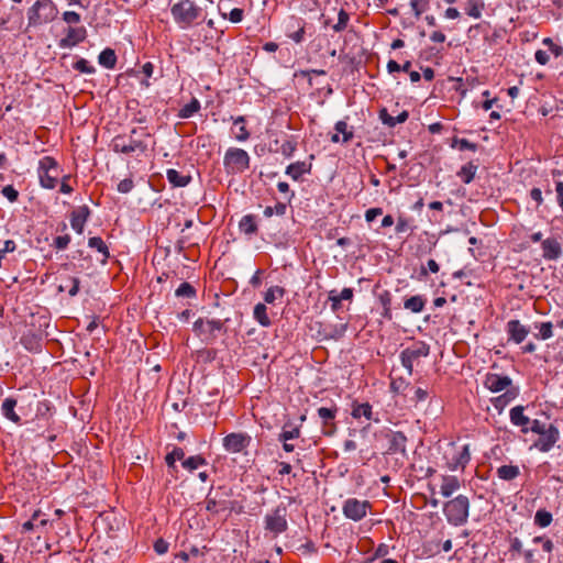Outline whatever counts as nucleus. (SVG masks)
Returning a JSON list of instances; mask_svg holds the SVG:
<instances>
[{
    "label": "nucleus",
    "instance_id": "obj_1",
    "mask_svg": "<svg viewBox=\"0 0 563 563\" xmlns=\"http://www.w3.org/2000/svg\"><path fill=\"white\" fill-rule=\"evenodd\" d=\"M151 136L146 129H132L130 134H120L112 139L113 152L129 156L139 157L146 153V139Z\"/></svg>",
    "mask_w": 563,
    "mask_h": 563
},
{
    "label": "nucleus",
    "instance_id": "obj_2",
    "mask_svg": "<svg viewBox=\"0 0 563 563\" xmlns=\"http://www.w3.org/2000/svg\"><path fill=\"white\" fill-rule=\"evenodd\" d=\"M232 495V488L225 485L218 486L216 488L212 487L205 499L206 509L212 514H219L222 511L240 512L242 510V506L239 510L236 509V501L231 500Z\"/></svg>",
    "mask_w": 563,
    "mask_h": 563
},
{
    "label": "nucleus",
    "instance_id": "obj_3",
    "mask_svg": "<svg viewBox=\"0 0 563 563\" xmlns=\"http://www.w3.org/2000/svg\"><path fill=\"white\" fill-rule=\"evenodd\" d=\"M470 499L465 495H457L448 500L443 506L446 521L455 527L465 525L470 515Z\"/></svg>",
    "mask_w": 563,
    "mask_h": 563
},
{
    "label": "nucleus",
    "instance_id": "obj_4",
    "mask_svg": "<svg viewBox=\"0 0 563 563\" xmlns=\"http://www.w3.org/2000/svg\"><path fill=\"white\" fill-rule=\"evenodd\" d=\"M170 13L181 29H187L201 15V8L192 0H180L172 5Z\"/></svg>",
    "mask_w": 563,
    "mask_h": 563
},
{
    "label": "nucleus",
    "instance_id": "obj_5",
    "mask_svg": "<svg viewBox=\"0 0 563 563\" xmlns=\"http://www.w3.org/2000/svg\"><path fill=\"white\" fill-rule=\"evenodd\" d=\"M58 11L52 0H37L27 10L29 26H38L53 21Z\"/></svg>",
    "mask_w": 563,
    "mask_h": 563
},
{
    "label": "nucleus",
    "instance_id": "obj_6",
    "mask_svg": "<svg viewBox=\"0 0 563 563\" xmlns=\"http://www.w3.org/2000/svg\"><path fill=\"white\" fill-rule=\"evenodd\" d=\"M192 330L203 342L213 343L220 333H225L224 321L220 319L199 318L194 322Z\"/></svg>",
    "mask_w": 563,
    "mask_h": 563
},
{
    "label": "nucleus",
    "instance_id": "obj_7",
    "mask_svg": "<svg viewBox=\"0 0 563 563\" xmlns=\"http://www.w3.org/2000/svg\"><path fill=\"white\" fill-rule=\"evenodd\" d=\"M249 153L239 147H229L223 157L224 170L228 175L242 174L250 167Z\"/></svg>",
    "mask_w": 563,
    "mask_h": 563
},
{
    "label": "nucleus",
    "instance_id": "obj_8",
    "mask_svg": "<svg viewBox=\"0 0 563 563\" xmlns=\"http://www.w3.org/2000/svg\"><path fill=\"white\" fill-rule=\"evenodd\" d=\"M40 185L45 189H55L58 184V163L52 156H44L37 168Z\"/></svg>",
    "mask_w": 563,
    "mask_h": 563
},
{
    "label": "nucleus",
    "instance_id": "obj_9",
    "mask_svg": "<svg viewBox=\"0 0 563 563\" xmlns=\"http://www.w3.org/2000/svg\"><path fill=\"white\" fill-rule=\"evenodd\" d=\"M430 353V346L423 341H417L400 352L401 365L407 369L409 375L413 373V365L419 363L422 357H427Z\"/></svg>",
    "mask_w": 563,
    "mask_h": 563
},
{
    "label": "nucleus",
    "instance_id": "obj_10",
    "mask_svg": "<svg viewBox=\"0 0 563 563\" xmlns=\"http://www.w3.org/2000/svg\"><path fill=\"white\" fill-rule=\"evenodd\" d=\"M264 528L273 537L285 532L288 528L287 522V507L278 505L272 511L267 512L264 517Z\"/></svg>",
    "mask_w": 563,
    "mask_h": 563
},
{
    "label": "nucleus",
    "instance_id": "obj_11",
    "mask_svg": "<svg viewBox=\"0 0 563 563\" xmlns=\"http://www.w3.org/2000/svg\"><path fill=\"white\" fill-rule=\"evenodd\" d=\"M371 509L372 505L368 500H360L354 497L347 498L342 505L343 515L353 521L362 520Z\"/></svg>",
    "mask_w": 563,
    "mask_h": 563
},
{
    "label": "nucleus",
    "instance_id": "obj_12",
    "mask_svg": "<svg viewBox=\"0 0 563 563\" xmlns=\"http://www.w3.org/2000/svg\"><path fill=\"white\" fill-rule=\"evenodd\" d=\"M251 435L244 432H232L223 438V448L229 453H241L250 446Z\"/></svg>",
    "mask_w": 563,
    "mask_h": 563
},
{
    "label": "nucleus",
    "instance_id": "obj_13",
    "mask_svg": "<svg viewBox=\"0 0 563 563\" xmlns=\"http://www.w3.org/2000/svg\"><path fill=\"white\" fill-rule=\"evenodd\" d=\"M483 385L492 393L506 391L507 389H512L515 386L510 377L496 373H487Z\"/></svg>",
    "mask_w": 563,
    "mask_h": 563
},
{
    "label": "nucleus",
    "instance_id": "obj_14",
    "mask_svg": "<svg viewBox=\"0 0 563 563\" xmlns=\"http://www.w3.org/2000/svg\"><path fill=\"white\" fill-rule=\"evenodd\" d=\"M451 457H446V466L450 471L464 470L471 461L470 444H464L461 448H453Z\"/></svg>",
    "mask_w": 563,
    "mask_h": 563
},
{
    "label": "nucleus",
    "instance_id": "obj_15",
    "mask_svg": "<svg viewBox=\"0 0 563 563\" xmlns=\"http://www.w3.org/2000/svg\"><path fill=\"white\" fill-rule=\"evenodd\" d=\"M539 435L533 446L541 452H549L559 441L560 432L555 426L549 424L547 431Z\"/></svg>",
    "mask_w": 563,
    "mask_h": 563
},
{
    "label": "nucleus",
    "instance_id": "obj_16",
    "mask_svg": "<svg viewBox=\"0 0 563 563\" xmlns=\"http://www.w3.org/2000/svg\"><path fill=\"white\" fill-rule=\"evenodd\" d=\"M87 36V30L85 26L71 27L69 26L66 32V36L63 37L58 46L60 48H70L81 43Z\"/></svg>",
    "mask_w": 563,
    "mask_h": 563
},
{
    "label": "nucleus",
    "instance_id": "obj_17",
    "mask_svg": "<svg viewBox=\"0 0 563 563\" xmlns=\"http://www.w3.org/2000/svg\"><path fill=\"white\" fill-rule=\"evenodd\" d=\"M338 413L336 406L327 408V407H320L318 409V416L322 421V430L325 435H332L335 431V417Z\"/></svg>",
    "mask_w": 563,
    "mask_h": 563
},
{
    "label": "nucleus",
    "instance_id": "obj_18",
    "mask_svg": "<svg viewBox=\"0 0 563 563\" xmlns=\"http://www.w3.org/2000/svg\"><path fill=\"white\" fill-rule=\"evenodd\" d=\"M90 209L87 205L79 206L70 213V225L78 234L84 232V228L90 218Z\"/></svg>",
    "mask_w": 563,
    "mask_h": 563
},
{
    "label": "nucleus",
    "instance_id": "obj_19",
    "mask_svg": "<svg viewBox=\"0 0 563 563\" xmlns=\"http://www.w3.org/2000/svg\"><path fill=\"white\" fill-rule=\"evenodd\" d=\"M525 410L526 407L522 405L512 407L509 411V419L515 427L520 428L522 433H528L531 419L525 415Z\"/></svg>",
    "mask_w": 563,
    "mask_h": 563
},
{
    "label": "nucleus",
    "instance_id": "obj_20",
    "mask_svg": "<svg viewBox=\"0 0 563 563\" xmlns=\"http://www.w3.org/2000/svg\"><path fill=\"white\" fill-rule=\"evenodd\" d=\"M506 331L509 340L514 341L516 344L522 343L530 332L529 328L523 325L519 320L508 321Z\"/></svg>",
    "mask_w": 563,
    "mask_h": 563
},
{
    "label": "nucleus",
    "instance_id": "obj_21",
    "mask_svg": "<svg viewBox=\"0 0 563 563\" xmlns=\"http://www.w3.org/2000/svg\"><path fill=\"white\" fill-rule=\"evenodd\" d=\"M519 396V387L514 386L512 389H507L504 394L492 398L494 408L500 413L512 400Z\"/></svg>",
    "mask_w": 563,
    "mask_h": 563
},
{
    "label": "nucleus",
    "instance_id": "obj_22",
    "mask_svg": "<svg viewBox=\"0 0 563 563\" xmlns=\"http://www.w3.org/2000/svg\"><path fill=\"white\" fill-rule=\"evenodd\" d=\"M541 247L543 252V257L549 261H555L562 254L561 244L558 242L556 239L549 238L543 240Z\"/></svg>",
    "mask_w": 563,
    "mask_h": 563
},
{
    "label": "nucleus",
    "instance_id": "obj_23",
    "mask_svg": "<svg viewBox=\"0 0 563 563\" xmlns=\"http://www.w3.org/2000/svg\"><path fill=\"white\" fill-rule=\"evenodd\" d=\"M461 487L460 479L454 475H441L440 493L448 498Z\"/></svg>",
    "mask_w": 563,
    "mask_h": 563
},
{
    "label": "nucleus",
    "instance_id": "obj_24",
    "mask_svg": "<svg viewBox=\"0 0 563 563\" xmlns=\"http://www.w3.org/2000/svg\"><path fill=\"white\" fill-rule=\"evenodd\" d=\"M409 113L408 111L404 110L399 112L396 117L388 113L387 109L383 108L379 111V119L383 122V124L387 125L388 128H395L397 124L404 123L408 120Z\"/></svg>",
    "mask_w": 563,
    "mask_h": 563
},
{
    "label": "nucleus",
    "instance_id": "obj_25",
    "mask_svg": "<svg viewBox=\"0 0 563 563\" xmlns=\"http://www.w3.org/2000/svg\"><path fill=\"white\" fill-rule=\"evenodd\" d=\"M351 415L354 419L365 418L368 421H371V420H374L375 422L379 421L378 418L373 417L374 416L373 409L368 402H364V404L353 402Z\"/></svg>",
    "mask_w": 563,
    "mask_h": 563
},
{
    "label": "nucleus",
    "instance_id": "obj_26",
    "mask_svg": "<svg viewBox=\"0 0 563 563\" xmlns=\"http://www.w3.org/2000/svg\"><path fill=\"white\" fill-rule=\"evenodd\" d=\"M233 120V128L232 133L236 141L239 142H245L250 139V132L246 129L245 125V118L243 115L232 118Z\"/></svg>",
    "mask_w": 563,
    "mask_h": 563
},
{
    "label": "nucleus",
    "instance_id": "obj_27",
    "mask_svg": "<svg viewBox=\"0 0 563 563\" xmlns=\"http://www.w3.org/2000/svg\"><path fill=\"white\" fill-rule=\"evenodd\" d=\"M16 406V400L13 398H5L2 402L1 410L2 415L12 421L13 423L20 424L21 418L20 416L14 411V408Z\"/></svg>",
    "mask_w": 563,
    "mask_h": 563
},
{
    "label": "nucleus",
    "instance_id": "obj_28",
    "mask_svg": "<svg viewBox=\"0 0 563 563\" xmlns=\"http://www.w3.org/2000/svg\"><path fill=\"white\" fill-rule=\"evenodd\" d=\"M166 178L174 187H186L191 181L190 175H183L173 168L167 169Z\"/></svg>",
    "mask_w": 563,
    "mask_h": 563
},
{
    "label": "nucleus",
    "instance_id": "obj_29",
    "mask_svg": "<svg viewBox=\"0 0 563 563\" xmlns=\"http://www.w3.org/2000/svg\"><path fill=\"white\" fill-rule=\"evenodd\" d=\"M426 306V298L421 295L412 296L404 301V308L413 312L420 313Z\"/></svg>",
    "mask_w": 563,
    "mask_h": 563
},
{
    "label": "nucleus",
    "instance_id": "obj_30",
    "mask_svg": "<svg viewBox=\"0 0 563 563\" xmlns=\"http://www.w3.org/2000/svg\"><path fill=\"white\" fill-rule=\"evenodd\" d=\"M484 9V0H467L464 8L465 13L473 19H479L483 14Z\"/></svg>",
    "mask_w": 563,
    "mask_h": 563
},
{
    "label": "nucleus",
    "instance_id": "obj_31",
    "mask_svg": "<svg viewBox=\"0 0 563 563\" xmlns=\"http://www.w3.org/2000/svg\"><path fill=\"white\" fill-rule=\"evenodd\" d=\"M477 169L478 166L476 164H474L473 162H468L467 164L461 167V169L457 172V176L464 184H470L475 178Z\"/></svg>",
    "mask_w": 563,
    "mask_h": 563
},
{
    "label": "nucleus",
    "instance_id": "obj_32",
    "mask_svg": "<svg viewBox=\"0 0 563 563\" xmlns=\"http://www.w3.org/2000/svg\"><path fill=\"white\" fill-rule=\"evenodd\" d=\"M407 438L402 432H394L389 440V450L393 452H406Z\"/></svg>",
    "mask_w": 563,
    "mask_h": 563
},
{
    "label": "nucleus",
    "instance_id": "obj_33",
    "mask_svg": "<svg viewBox=\"0 0 563 563\" xmlns=\"http://www.w3.org/2000/svg\"><path fill=\"white\" fill-rule=\"evenodd\" d=\"M98 62L107 69H113L117 64V55L112 48H104L98 56Z\"/></svg>",
    "mask_w": 563,
    "mask_h": 563
},
{
    "label": "nucleus",
    "instance_id": "obj_34",
    "mask_svg": "<svg viewBox=\"0 0 563 563\" xmlns=\"http://www.w3.org/2000/svg\"><path fill=\"white\" fill-rule=\"evenodd\" d=\"M253 317L262 327L267 328L272 324V321L267 314V308L265 303L260 302L255 305L253 310Z\"/></svg>",
    "mask_w": 563,
    "mask_h": 563
},
{
    "label": "nucleus",
    "instance_id": "obj_35",
    "mask_svg": "<svg viewBox=\"0 0 563 563\" xmlns=\"http://www.w3.org/2000/svg\"><path fill=\"white\" fill-rule=\"evenodd\" d=\"M22 345L30 352L37 353L42 350L41 339L35 334H25L21 338Z\"/></svg>",
    "mask_w": 563,
    "mask_h": 563
},
{
    "label": "nucleus",
    "instance_id": "obj_36",
    "mask_svg": "<svg viewBox=\"0 0 563 563\" xmlns=\"http://www.w3.org/2000/svg\"><path fill=\"white\" fill-rule=\"evenodd\" d=\"M496 473L503 481H512L519 476L520 470L517 465H501L497 468Z\"/></svg>",
    "mask_w": 563,
    "mask_h": 563
},
{
    "label": "nucleus",
    "instance_id": "obj_37",
    "mask_svg": "<svg viewBox=\"0 0 563 563\" xmlns=\"http://www.w3.org/2000/svg\"><path fill=\"white\" fill-rule=\"evenodd\" d=\"M88 246L97 250L99 253L102 254L103 258L101 262L103 264L107 262V260L110 256V253H109V249H108L107 244L104 243V241L101 238H99V236L90 238L88 240Z\"/></svg>",
    "mask_w": 563,
    "mask_h": 563
},
{
    "label": "nucleus",
    "instance_id": "obj_38",
    "mask_svg": "<svg viewBox=\"0 0 563 563\" xmlns=\"http://www.w3.org/2000/svg\"><path fill=\"white\" fill-rule=\"evenodd\" d=\"M240 230L247 234L252 235L257 232V224L255 221V217L252 214L244 216L239 223Z\"/></svg>",
    "mask_w": 563,
    "mask_h": 563
},
{
    "label": "nucleus",
    "instance_id": "obj_39",
    "mask_svg": "<svg viewBox=\"0 0 563 563\" xmlns=\"http://www.w3.org/2000/svg\"><path fill=\"white\" fill-rule=\"evenodd\" d=\"M181 465L185 470L192 472L200 466L207 465V460L202 455H192L184 459Z\"/></svg>",
    "mask_w": 563,
    "mask_h": 563
},
{
    "label": "nucleus",
    "instance_id": "obj_40",
    "mask_svg": "<svg viewBox=\"0 0 563 563\" xmlns=\"http://www.w3.org/2000/svg\"><path fill=\"white\" fill-rule=\"evenodd\" d=\"M200 110V102L194 98L189 103L185 104L178 113L181 119H189Z\"/></svg>",
    "mask_w": 563,
    "mask_h": 563
},
{
    "label": "nucleus",
    "instance_id": "obj_41",
    "mask_svg": "<svg viewBox=\"0 0 563 563\" xmlns=\"http://www.w3.org/2000/svg\"><path fill=\"white\" fill-rule=\"evenodd\" d=\"M306 164L303 162H297L290 164L286 168V174L294 180H298L305 173H307Z\"/></svg>",
    "mask_w": 563,
    "mask_h": 563
},
{
    "label": "nucleus",
    "instance_id": "obj_42",
    "mask_svg": "<svg viewBox=\"0 0 563 563\" xmlns=\"http://www.w3.org/2000/svg\"><path fill=\"white\" fill-rule=\"evenodd\" d=\"M285 294V288L280 286H272L264 294V300L266 303H274L276 299H282Z\"/></svg>",
    "mask_w": 563,
    "mask_h": 563
},
{
    "label": "nucleus",
    "instance_id": "obj_43",
    "mask_svg": "<svg viewBox=\"0 0 563 563\" xmlns=\"http://www.w3.org/2000/svg\"><path fill=\"white\" fill-rule=\"evenodd\" d=\"M334 129H335V131L339 134H342V142L343 143H349L354 137V133H353L352 128H350L347 125V123L345 121H343V120L338 121L335 123Z\"/></svg>",
    "mask_w": 563,
    "mask_h": 563
},
{
    "label": "nucleus",
    "instance_id": "obj_44",
    "mask_svg": "<svg viewBox=\"0 0 563 563\" xmlns=\"http://www.w3.org/2000/svg\"><path fill=\"white\" fill-rule=\"evenodd\" d=\"M552 520H553L552 514L544 509L538 510L534 515V523L537 526H539L540 528L549 527L551 525Z\"/></svg>",
    "mask_w": 563,
    "mask_h": 563
},
{
    "label": "nucleus",
    "instance_id": "obj_45",
    "mask_svg": "<svg viewBox=\"0 0 563 563\" xmlns=\"http://www.w3.org/2000/svg\"><path fill=\"white\" fill-rule=\"evenodd\" d=\"M185 459V452L181 448H174L172 452H169L165 456V462L168 467L174 468L176 461H184Z\"/></svg>",
    "mask_w": 563,
    "mask_h": 563
},
{
    "label": "nucleus",
    "instance_id": "obj_46",
    "mask_svg": "<svg viewBox=\"0 0 563 563\" xmlns=\"http://www.w3.org/2000/svg\"><path fill=\"white\" fill-rule=\"evenodd\" d=\"M536 328L539 330V333L536 334L537 339L548 340L553 336V324L551 322H542L540 324H536Z\"/></svg>",
    "mask_w": 563,
    "mask_h": 563
},
{
    "label": "nucleus",
    "instance_id": "obj_47",
    "mask_svg": "<svg viewBox=\"0 0 563 563\" xmlns=\"http://www.w3.org/2000/svg\"><path fill=\"white\" fill-rule=\"evenodd\" d=\"M177 297L195 298L197 292L196 289L187 282L181 283L175 291Z\"/></svg>",
    "mask_w": 563,
    "mask_h": 563
},
{
    "label": "nucleus",
    "instance_id": "obj_48",
    "mask_svg": "<svg viewBox=\"0 0 563 563\" xmlns=\"http://www.w3.org/2000/svg\"><path fill=\"white\" fill-rule=\"evenodd\" d=\"M349 21V13L344 9H341L338 13V22L333 25V30L335 32H342L346 29Z\"/></svg>",
    "mask_w": 563,
    "mask_h": 563
},
{
    "label": "nucleus",
    "instance_id": "obj_49",
    "mask_svg": "<svg viewBox=\"0 0 563 563\" xmlns=\"http://www.w3.org/2000/svg\"><path fill=\"white\" fill-rule=\"evenodd\" d=\"M300 437V428L292 427L291 429H287V426L283 428V431L278 435V440H292Z\"/></svg>",
    "mask_w": 563,
    "mask_h": 563
},
{
    "label": "nucleus",
    "instance_id": "obj_50",
    "mask_svg": "<svg viewBox=\"0 0 563 563\" xmlns=\"http://www.w3.org/2000/svg\"><path fill=\"white\" fill-rule=\"evenodd\" d=\"M410 7L416 18H419L429 8L427 0H410Z\"/></svg>",
    "mask_w": 563,
    "mask_h": 563
},
{
    "label": "nucleus",
    "instance_id": "obj_51",
    "mask_svg": "<svg viewBox=\"0 0 563 563\" xmlns=\"http://www.w3.org/2000/svg\"><path fill=\"white\" fill-rule=\"evenodd\" d=\"M453 147H457L460 151H472L475 152L477 150V144L473 143L466 139H454L453 140Z\"/></svg>",
    "mask_w": 563,
    "mask_h": 563
},
{
    "label": "nucleus",
    "instance_id": "obj_52",
    "mask_svg": "<svg viewBox=\"0 0 563 563\" xmlns=\"http://www.w3.org/2000/svg\"><path fill=\"white\" fill-rule=\"evenodd\" d=\"M74 69L82 74H93L96 71V68L92 65H90V63L85 58L78 59L74 64Z\"/></svg>",
    "mask_w": 563,
    "mask_h": 563
},
{
    "label": "nucleus",
    "instance_id": "obj_53",
    "mask_svg": "<svg viewBox=\"0 0 563 563\" xmlns=\"http://www.w3.org/2000/svg\"><path fill=\"white\" fill-rule=\"evenodd\" d=\"M221 15L224 19H229L233 23H239L243 20L244 11L240 8H234L230 11L229 14H227L225 12H221Z\"/></svg>",
    "mask_w": 563,
    "mask_h": 563
},
{
    "label": "nucleus",
    "instance_id": "obj_54",
    "mask_svg": "<svg viewBox=\"0 0 563 563\" xmlns=\"http://www.w3.org/2000/svg\"><path fill=\"white\" fill-rule=\"evenodd\" d=\"M428 271L437 274L440 271V266L434 260H428L427 267H421L420 269V278H426L428 276Z\"/></svg>",
    "mask_w": 563,
    "mask_h": 563
},
{
    "label": "nucleus",
    "instance_id": "obj_55",
    "mask_svg": "<svg viewBox=\"0 0 563 563\" xmlns=\"http://www.w3.org/2000/svg\"><path fill=\"white\" fill-rule=\"evenodd\" d=\"M1 194L10 201L15 202L19 198L18 190L12 185H7L2 188Z\"/></svg>",
    "mask_w": 563,
    "mask_h": 563
},
{
    "label": "nucleus",
    "instance_id": "obj_56",
    "mask_svg": "<svg viewBox=\"0 0 563 563\" xmlns=\"http://www.w3.org/2000/svg\"><path fill=\"white\" fill-rule=\"evenodd\" d=\"M70 243V235H58L54 239L53 246L57 250H65L67 249L68 244Z\"/></svg>",
    "mask_w": 563,
    "mask_h": 563
},
{
    "label": "nucleus",
    "instance_id": "obj_57",
    "mask_svg": "<svg viewBox=\"0 0 563 563\" xmlns=\"http://www.w3.org/2000/svg\"><path fill=\"white\" fill-rule=\"evenodd\" d=\"M547 429H548V426L537 419L531 420V422L529 424V431L537 433V434L544 433L547 431Z\"/></svg>",
    "mask_w": 563,
    "mask_h": 563
},
{
    "label": "nucleus",
    "instance_id": "obj_58",
    "mask_svg": "<svg viewBox=\"0 0 563 563\" xmlns=\"http://www.w3.org/2000/svg\"><path fill=\"white\" fill-rule=\"evenodd\" d=\"M133 187H134L133 180L131 178H125V179H122L118 184L117 189L121 194H128L133 189Z\"/></svg>",
    "mask_w": 563,
    "mask_h": 563
},
{
    "label": "nucleus",
    "instance_id": "obj_59",
    "mask_svg": "<svg viewBox=\"0 0 563 563\" xmlns=\"http://www.w3.org/2000/svg\"><path fill=\"white\" fill-rule=\"evenodd\" d=\"M410 229V221L407 218L399 217L396 223V232L405 233Z\"/></svg>",
    "mask_w": 563,
    "mask_h": 563
},
{
    "label": "nucleus",
    "instance_id": "obj_60",
    "mask_svg": "<svg viewBox=\"0 0 563 563\" xmlns=\"http://www.w3.org/2000/svg\"><path fill=\"white\" fill-rule=\"evenodd\" d=\"M63 20L69 24H77L80 22V15L75 11H66L63 13Z\"/></svg>",
    "mask_w": 563,
    "mask_h": 563
},
{
    "label": "nucleus",
    "instance_id": "obj_61",
    "mask_svg": "<svg viewBox=\"0 0 563 563\" xmlns=\"http://www.w3.org/2000/svg\"><path fill=\"white\" fill-rule=\"evenodd\" d=\"M329 301H331V309L333 311H338L339 308L341 307V300L340 298L338 297V292L336 290H331L329 292Z\"/></svg>",
    "mask_w": 563,
    "mask_h": 563
},
{
    "label": "nucleus",
    "instance_id": "obj_62",
    "mask_svg": "<svg viewBox=\"0 0 563 563\" xmlns=\"http://www.w3.org/2000/svg\"><path fill=\"white\" fill-rule=\"evenodd\" d=\"M383 214L382 208H371L365 211V220L367 222H372L375 220L376 217Z\"/></svg>",
    "mask_w": 563,
    "mask_h": 563
},
{
    "label": "nucleus",
    "instance_id": "obj_63",
    "mask_svg": "<svg viewBox=\"0 0 563 563\" xmlns=\"http://www.w3.org/2000/svg\"><path fill=\"white\" fill-rule=\"evenodd\" d=\"M154 550L157 554H164L168 551V543L163 539H158L154 543Z\"/></svg>",
    "mask_w": 563,
    "mask_h": 563
},
{
    "label": "nucleus",
    "instance_id": "obj_64",
    "mask_svg": "<svg viewBox=\"0 0 563 563\" xmlns=\"http://www.w3.org/2000/svg\"><path fill=\"white\" fill-rule=\"evenodd\" d=\"M555 191H556L558 203L563 211V181H556Z\"/></svg>",
    "mask_w": 563,
    "mask_h": 563
}]
</instances>
